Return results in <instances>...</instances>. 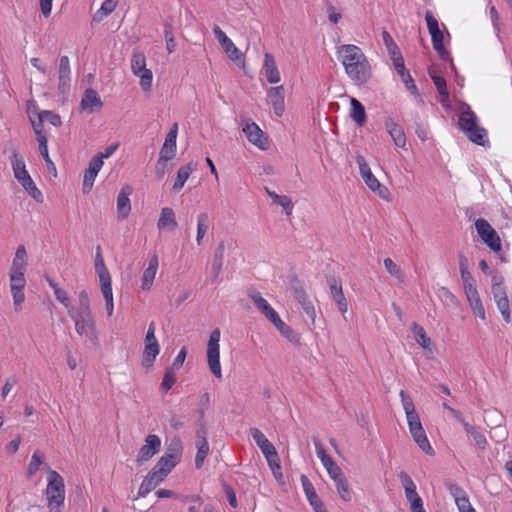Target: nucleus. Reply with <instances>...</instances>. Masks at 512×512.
<instances>
[{
  "mask_svg": "<svg viewBox=\"0 0 512 512\" xmlns=\"http://www.w3.org/2000/svg\"><path fill=\"white\" fill-rule=\"evenodd\" d=\"M339 58L348 77L358 85L365 84L371 78V66L362 50L353 44L338 48Z\"/></svg>",
  "mask_w": 512,
  "mask_h": 512,
  "instance_id": "1",
  "label": "nucleus"
},
{
  "mask_svg": "<svg viewBox=\"0 0 512 512\" xmlns=\"http://www.w3.org/2000/svg\"><path fill=\"white\" fill-rule=\"evenodd\" d=\"M248 297L252 300L257 309L275 326V328L293 344H300V335L290 326L283 322L279 314L256 290L248 291Z\"/></svg>",
  "mask_w": 512,
  "mask_h": 512,
  "instance_id": "2",
  "label": "nucleus"
},
{
  "mask_svg": "<svg viewBox=\"0 0 512 512\" xmlns=\"http://www.w3.org/2000/svg\"><path fill=\"white\" fill-rule=\"evenodd\" d=\"M69 316L74 321L76 333L86 337L92 344H97L98 336L93 313H76V308L69 309Z\"/></svg>",
  "mask_w": 512,
  "mask_h": 512,
  "instance_id": "3",
  "label": "nucleus"
},
{
  "mask_svg": "<svg viewBox=\"0 0 512 512\" xmlns=\"http://www.w3.org/2000/svg\"><path fill=\"white\" fill-rule=\"evenodd\" d=\"M425 20L427 24L428 31L431 35L432 45L434 50L437 52L439 58L446 62L452 61L451 55L449 51L446 50L444 46V36L443 32L439 27L438 20L434 17L431 11H426Z\"/></svg>",
  "mask_w": 512,
  "mask_h": 512,
  "instance_id": "4",
  "label": "nucleus"
},
{
  "mask_svg": "<svg viewBox=\"0 0 512 512\" xmlns=\"http://www.w3.org/2000/svg\"><path fill=\"white\" fill-rule=\"evenodd\" d=\"M48 506L52 510L60 507L65 499V484L62 476L51 470L48 473V485L46 488Z\"/></svg>",
  "mask_w": 512,
  "mask_h": 512,
  "instance_id": "5",
  "label": "nucleus"
},
{
  "mask_svg": "<svg viewBox=\"0 0 512 512\" xmlns=\"http://www.w3.org/2000/svg\"><path fill=\"white\" fill-rule=\"evenodd\" d=\"M220 335V330L218 328L214 329L209 336L207 344L208 365L216 378L222 377L219 348Z\"/></svg>",
  "mask_w": 512,
  "mask_h": 512,
  "instance_id": "6",
  "label": "nucleus"
},
{
  "mask_svg": "<svg viewBox=\"0 0 512 512\" xmlns=\"http://www.w3.org/2000/svg\"><path fill=\"white\" fill-rule=\"evenodd\" d=\"M131 69L134 75L140 78V86L144 91H149L152 85L153 74L146 68V58L144 53L135 52L131 57Z\"/></svg>",
  "mask_w": 512,
  "mask_h": 512,
  "instance_id": "7",
  "label": "nucleus"
},
{
  "mask_svg": "<svg viewBox=\"0 0 512 512\" xmlns=\"http://www.w3.org/2000/svg\"><path fill=\"white\" fill-rule=\"evenodd\" d=\"M476 231L481 240L493 251H501V239L496 230L483 218L475 221Z\"/></svg>",
  "mask_w": 512,
  "mask_h": 512,
  "instance_id": "8",
  "label": "nucleus"
},
{
  "mask_svg": "<svg viewBox=\"0 0 512 512\" xmlns=\"http://www.w3.org/2000/svg\"><path fill=\"white\" fill-rule=\"evenodd\" d=\"M213 33L215 38L220 43L227 56L237 65L244 66V54L235 46L232 40L222 31L218 25H214Z\"/></svg>",
  "mask_w": 512,
  "mask_h": 512,
  "instance_id": "9",
  "label": "nucleus"
},
{
  "mask_svg": "<svg viewBox=\"0 0 512 512\" xmlns=\"http://www.w3.org/2000/svg\"><path fill=\"white\" fill-rule=\"evenodd\" d=\"M356 162L359 166V172L365 184L381 198H386L389 193L388 189L382 185L378 179L373 175L368 163L362 155H357Z\"/></svg>",
  "mask_w": 512,
  "mask_h": 512,
  "instance_id": "10",
  "label": "nucleus"
},
{
  "mask_svg": "<svg viewBox=\"0 0 512 512\" xmlns=\"http://www.w3.org/2000/svg\"><path fill=\"white\" fill-rule=\"evenodd\" d=\"M241 126L243 133L251 144L261 150L267 148L268 138L254 121L249 118L242 119Z\"/></svg>",
  "mask_w": 512,
  "mask_h": 512,
  "instance_id": "11",
  "label": "nucleus"
},
{
  "mask_svg": "<svg viewBox=\"0 0 512 512\" xmlns=\"http://www.w3.org/2000/svg\"><path fill=\"white\" fill-rule=\"evenodd\" d=\"M407 423L409 432L417 446L427 455H434L435 451L430 445V442L427 438L426 432L422 426L420 418H417Z\"/></svg>",
  "mask_w": 512,
  "mask_h": 512,
  "instance_id": "12",
  "label": "nucleus"
},
{
  "mask_svg": "<svg viewBox=\"0 0 512 512\" xmlns=\"http://www.w3.org/2000/svg\"><path fill=\"white\" fill-rule=\"evenodd\" d=\"M161 447V440L155 434H149L145 438V444L139 449L136 462L138 465H142L143 463L150 460L154 455H156Z\"/></svg>",
  "mask_w": 512,
  "mask_h": 512,
  "instance_id": "13",
  "label": "nucleus"
},
{
  "mask_svg": "<svg viewBox=\"0 0 512 512\" xmlns=\"http://www.w3.org/2000/svg\"><path fill=\"white\" fill-rule=\"evenodd\" d=\"M326 283L329 287L330 295L336 302L338 309L342 314H345L348 310V304L343 293L342 281L334 275H329L326 277Z\"/></svg>",
  "mask_w": 512,
  "mask_h": 512,
  "instance_id": "14",
  "label": "nucleus"
},
{
  "mask_svg": "<svg viewBox=\"0 0 512 512\" xmlns=\"http://www.w3.org/2000/svg\"><path fill=\"white\" fill-rule=\"evenodd\" d=\"M300 481L303 487V491L315 512H328L323 501L317 495L312 482L306 475H301Z\"/></svg>",
  "mask_w": 512,
  "mask_h": 512,
  "instance_id": "15",
  "label": "nucleus"
},
{
  "mask_svg": "<svg viewBox=\"0 0 512 512\" xmlns=\"http://www.w3.org/2000/svg\"><path fill=\"white\" fill-rule=\"evenodd\" d=\"M103 166V162H100L99 159L92 158L89 161L87 169L84 171L83 184H82V192L84 194H88L94 184L95 178Z\"/></svg>",
  "mask_w": 512,
  "mask_h": 512,
  "instance_id": "16",
  "label": "nucleus"
},
{
  "mask_svg": "<svg viewBox=\"0 0 512 512\" xmlns=\"http://www.w3.org/2000/svg\"><path fill=\"white\" fill-rule=\"evenodd\" d=\"M133 189L129 185H125L122 187L117 196V215L118 219L124 220L126 219L131 212V202L129 196L131 195Z\"/></svg>",
  "mask_w": 512,
  "mask_h": 512,
  "instance_id": "17",
  "label": "nucleus"
},
{
  "mask_svg": "<svg viewBox=\"0 0 512 512\" xmlns=\"http://www.w3.org/2000/svg\"><path fill=\"white\" fill-rule=\"evenodd\" d=\"M102 106L103 102L97 91L92 88L86 89L80 102L81 110L93 113L100 110Z\"/></svg>",
  "mask_w": 512,
  "mask_h": 512,
  "instance_id": "18",
  "label": "nucleus"
},
{
  "mask_svg": "<svg viewBox=\"0 0 512 512\" xmlns=\"http://www.w3.org/2000/svg\"><path fill=\"white\" fill-rule=\"evenodd\" d=\"M394 68L397 71V74L400 76L402 82L404 83L407 90H409L413 95H419L418 88L414 83L412 76L409 71L405 67L404 58L398 57L394 59L393 62Z\"/></svg>",
  "mask_w": 512,
  "mask_h": 512,
  "instance_id": "19",
  "label": "nucleus"
},
{
  "mask_svg": "<svg viewBox=\"0 0 512 512\" xmlns=\"http://www.w3.org/2000/svg\"><path fill=\"white\" fill-rule=\"evenodd\" d=\"M268 96L270 98L274 113L281 117L285 111V89L282 85L271 87L268 91Z\"/></svg>",
  "mask_w": 512,
  "mask_h": 512,
  "instance_id": "20",
  "label": "nucleus"
},
{
  "mask_svg": "<svg viewBox=\"0 0 512 512\" xmlns=\"http://www.w3.org/2000/svg\"><path fill=\"white\" fill-rule=\"evenodd\" d=\"M384 125L394 144L399 148H404L406 145V136L402 127L390 117L385 119Z\"/></svg>",
  "mask_w": 512,
  "mask_h": 512,
  "instance_id": "21",
  "label": "nucleus"
},
{
  "mask_svg": "<svg viewBox=\"0 0 512 512\" xmlns=\"http://www.w3.org/2000/svg\"><path fill=\"white\" fill-rule=\"evenodd\" d=\"M162 481H164V478L160 477V474L156 473L154 470L151 469L148 472V474L144 477L138 489V497H146Z\"/></svg>",
  "mask_w": 512,
  "mask_h": 512,
  "instance_id": "22",
  "label": "nucleus"
},
{
  "mask_svg": "<svg viewBox=\"0 0 512 512\" xmlns=\"http://www.w3.org/2000/svg\"><path fill=\"white\" fill-rule=\"evenodd\" d=\"M293 295L295 300L301 305L306 315L314 322L316 312L313 303L308 299V296L302 287H294Z\"/></svg>",
  "mask_w": 512,
  "mask_h": 512,
  "instance_id": "23",
  "label": "nucleus"
},
{
  "mask_svg": "<svg viewBox=\"0 0 512 512\" xmlns=\"http://www.w3.org/2000/svg\"><path fill=\"white\" fill-rule=\"evenodd\" d=\"M95 271L99 277L100 286L104 284H111V276L105 265L100 245L96 247L95 253Z\"/></svg>",
  "mask_w": 512,
  "mask_h": 512,
  "instance_id": "24",
  "label": "nucleus"
},
{
  "mask_svg": "<svg viewBox=\"0 0 512 512\" xmlns=\"http://www.w3.org/2000/svg\"><path fill=\"white\" fill-rule=\"evenodd\" d=\"M178 227L174 210L170 207H164L161 210L160 217L157 222L159 230L173 231Z\"/></svg>",
  "mask_w": 512,
  "mask_h": 512,
  "instance_id": "25",
  "label": "nucleus"
},
{
  "mask_svg": "<svg viewBox=\"0 0 512 512\" xmlns=\"http://www.w3.org/2000/svg\"><path fill=\"white\" fill-rule=\"evenodd\" d=\"M265 77L271 84H276L280 81V73L276 66L274 57L270 53H265L264 66Z\"/></svg>",
  "mask_w": 512,
  "mask_h": 512,
  "instance_id": "26",
  "label": "nucleus"
},
{
  "mask_svg": "<svg viewBox=\"0 0 512 512\" xmlns=\"http://www.w3.org/2000/svg\"><path fill=\"white\" fill-rule=\"evenodd\" d=\"M158 264L159 263L157 255L152 256L149 260L148 267L144 270L142 275V290L146 291L151 289L158 269Z\"/></svg>",
  "mask_w": 512,
  "mask_h": 512,
  "instance_id": "27",
  "label": "nucleus"
},
{
  "mask_svg": "<svg viewBox=\"0 0 512 512\" xmlns=\"http://www.w3.org/2000/svg\"><path fill=\"white\" fill-rule=\"evenodd\" d=\"M470 307L475 316L485 320V309L480 299L477 288L465 291Z\"/></svg>",
  "mask_w": 512,
  "mask_h": 512,
  "instance_id": "28",
  "label": "nucleus"
},
{
  "mask_svg": "<svg viewBox=\"0 0 512 512\" xmlns=\"http://www.w3.org/2000/svg\"><path fill=\"white\" fill-rule=\"evenodd\" d=\"M11 165L14 173V177L17 179V181L23 182L27 177H30L24 160L18 156V153L16 151H13L11 157Z\"/></svg>",
  "mask_w": 512,
  "mask_h": 512,
  "instance_id": "29",
  "label": "nucleus"
},
{
  "mask_svg": "<svg viewBox=\"0 0 512 512\" xmlns=\"http://www.w3.org/2000/svg\"><path fill=\"white\" fill-rule=\"evenodd\" d=\"M350 105V117L359 127H362L367 119L365 107L359 100L353 97L350 99Z\"/></svg>",
  "mask_w": 512,
  "mask_h": 512,
  "instance_id": "30",
  "label": "nucleus"
},
{
  "mask_svg": "<svg viewBox=\"0 0 512 512\" xmlns=\"http://www.w3.org/2000/svg\"><path fill=\"white\" fill-rule=\"evenodd\" d=\"M196 169V164H193V163H187L186 165H183L181 166L178 171H177V176H176V179H175V182L173 184V187L172 189L175 191V192H178L180 191L185 182L188 180V178L190 177L191 173Z\"/></svg>",
  "mask_w": 512,
  "mask_h": 512,
  "instance_id": "31",
  "label": "nucleus"
},
{
  "mask_svg": "<svg viewBox=\"0 0 512 512\" xmlns=\"http://www.w3.org/2000/svg\"><path fill=\"white\" fill-rule=\"evenodd\" d=\"M465 106L466 110L459 115V128L462 132L478 125L476 114L471 110L469 105L466 104Z\"/></svg>",
  "mask_w": 512,
  "mask_h": 512,
  "instance_id": "32",
  "label": "nucleus"
},
{
  "mask_svg": "<svg viewBox=\"0 0 512 512\" xmlns=\"http://www.w3.org/2000/svg\"><path fill=\"white\" fill-rule=\"evenodd\" d=\"M224 252H225V245L224 242L221 241L217 248L215 249L213 263H212V269H211V275L213 278V281H216L222 271L223 266V259H224Z\"/></svg>",
  "mask_w": 512,
  "mask_h": 512,
  "instance_id": "33",
  "label": "nucleus"
},
{
  "mask_svg": "<svg viewBox=\"0 0 512 512\" xmlns=\"http://www.w3.org/2000/svg\"><path fill=\"white\" fill-rule=\"evenodd\" d=\"M177 464L178 463L172 460V457H170L169 455H162V457H160V459L157 461L152 470L160 474V477H163L165 479Z\"/></svg>",
  "mask_w": 512,
  "mask_h": 512,
  "instance_id": "34",
  "label": "nucleus"
},
{
  "mask_svg": "<svg viewBox=\"0 0 512 512\" xmlns=\"http://www.w3.org/2000/svg\"><path fill=\"white\" fill-rule=\"evenodd\" d=\"M466 137L474 144L485 146L489 141L487 138V131L479 125L463 132Z\"/></svg>",
  "mask_w": 512,
  "mask_h": 512,
  "instance_id": "35",
  "label": "nucleus"
},
{
  "mask_svg": "<svg viewBox=\"0 0 512 512\" xmlns=\"http://www.w3.org/2000/svg\"><path fill=\"white\" fill-rule=\"evenodd\" d=\"M159 352V343L144 345V351L142 355V366L146 369L151 368Z\"/></svg>",
  "mask_w": 512,
  "mask_h": 512,
  "instance_id": "36",
  "label": "nucleus"
},
{
  "mask_svg": "<svg viewBox=\"0 0 512 512\" xmlns=\"http://www.w3.org/2000/svg\"><path fill=\"white\" fill-rule=\"evenodd\" d=\"M399 395L406 414L407 422L420 418L412 398L404 390H401Z\"/></svg>",
  "mask_w": 512,
  "mask_h": 512,
  "instance_id": "37",
  "label": "nucleus"
},
{
  "mask_svg": "<svg viewBox=\"0 0 512 512\" xmlns=\"http://www.w3.org/2000/svg\"><path fill=\"white\" fill-rule=\"evenodd\" d=\"M266 192L269 195V197L272 199L274 204L283 207L284 212L287 216H290L292 214L293 203L289 196L278 195L274 191H270L268 188H266Z\"/></svg>",
  "mask_w": 512,
  "mask_h": 512,
  "instance_id": "38",
  "label": "nucleus"
},
{
  "mask_svg": "<svg viewBox=\"0 0 512 512\" xmlns=\"http://www.w3.org/2000/svg\"><path fill=\"white\" fill-rule=\"evenodd\" d=\"M382 40H383V43L388 51V54H389L392 62H394V59H396L398 57H403L399 50L398 45L393 40L392 36L390 35V33L388 31H386V30L382 31Z\"/></svg>",
  "mask_w": 512,
  "mask_h": 512,
  "instance_id": "39",
  "label": "nucleus"
},
{
  "mask_svg": "<svg viewBox=\"0 0 512 512\" xmlns=\"http://www.w3.org/2000/svg\"><path fill=\"white\" fill-rule=\"evenodd\" d=\"M197 453L195 456V467L196 469L202 468L205 458L209 453V443L207 439L196 440Z\"/></svg>",
  "mask_w": 512,
  "mask_h": 512,
  "instance_id": "40",
  "label": "nucleus"
},
{
  "mask_svg": "<svg viewBox=\"0 0 512 512\" xmlns=\"http://www.w3.org/2000/svg\"><path fill=\"white\" fill-rule=\"evenodd\" d=\"M209 224H210L209 215L205 212L200 213L197 217L196 242L198 245L202 244V240L208 231Z\"/></svg>",
  "mask_w": 512,
  "mask_h": 512,
  "instance_id": "41",
  "label": "nucleus"
},
{
  "mask_svg": "<svg viewBox=\"0 0 512 512\" xmlns=\"http://www.w3.org/2000/svg\"><path fill=\"white\" fill-rule=\"evenodd\" d=\"M182 451H183L182 442L178 437H175L171 440L170 444L166 448L163 455H169L170 457H172V460L179 463L181 460Z\"/></svg>",
  "mask_w": 512,
  "mask_h": 512,
  "instance_id": "42",
  "label": "nucleus"
},
{
  "mask_svg": "<svg viewBox=\"0 0 512 512\" xmlns=\"http://www.w3.org/2000/svg\"><path fill=\"white\" fill-rule=\"evenodd\" d=\"M412 332L415 336L416 342L424 349H429L431 345V339L427 336L424 328L417 323H413Z\"/></svg>",
  "mask_w": 512,
  "mask_h": 512,
  "instance_id": "43",
  "label": "nucleus"
},
{
  "mask_svg": "<svg viewBox=\"0 0 512 512\" xmlns=\"http://www.w3.org/2000/svg\"><path fill=\"white\" fill-rule=\"evenodd\" d=\"M491 292L493 294L495 301L508 298L507 294H506V290L503 286V278L501 276L495 275L492 277Z\"/></svg>",
  "mask_w": 512,
  "mask_h": 512,
  "instance_id": "44",
  "label": "nucleus"
},
{
  "mask_svg": "<svg viewBox=\"0 0 512 512\" xmlns=\"http://www.w3.org/2000/svg\"><path fill=\"white\" fill-rule=\"evenodd\" d=\"M116 6L117 2L115 0H105L93 16V20L97 22L101 21L104 17L110 15L115 10Z\"/></svg>",
  "mask_w": 512,
  "mask_h": 512,
  "instance_id": "45",
  "label": "nucleus"
},
{
  "mask_svg": "<svg viewBox=\"0 0 512 512\" xmlns=\"http://www.w3.org/2000/svg\"><path fill=\"white\" fill-rule=\"evenodd\" d=\"M24 190L31 196L35 201L42 202L43 201V195L41 191L36 187L34 181L32 180L31 176L27 177L23 182H20Z\"/></svg>",
  "mask_w": 512,
  "mask_h": 512,
  "instance_id": "46",
  "label": "nucleus"
},
{
  "mask_svg": "<svg viewBox=\"0 0 512 512\" xmlns=\"http://www.w3.org/2000/svg\"><path fill=\"white\" fill-rule=\"evenodd\" d=\"M27 256L26 249L24 245H19L15 252V257L12 262L11 270H25L26 261L25 258Z\"/></svg>",
  "mask_w": 512,
  "mask_h": 512,
  "instance_id": "47",
  "label": "nucleus"
},
{
  "mask_svg": "<svg viewBox=\"0 0 512 512\" xmlns=\"http://www.w3.org/2000/svg\"><path fill=\"white\" fill-rule=\"evenodd\" d=\"M39 151L47 165L48 171L51 174H53L54 176H56V174H57L56 166L53 163V161L51 160L49 153H48L47 138H42V140H40Z\"/></svg>",
  "mask_w": 512,
  "mask_h": 512,
  "instance_id": "48",
  "label": "nucleus"
},
{
  "mask_svg": "<svg viewBox=\"0 0 512 512\" xmlns=\"http://www.w3.org/2000/svg\"><path fill=\"white\" fill-rule=\"evenodd\" d=\"M334 483L340 498L346 502L350 501L352 499V495L346 477L343 476L337 479Z\"/></svg>",
  "mask_w": 512,
  "mask_h": 512,
  "instance_id": "49",
  "label": "nucleus"
},
{
  "mask_svg": "<svg viewBox=\"0 0 512 512\" xmlns=\"http://www.w3.org/2000/svg\"><path fill=\"white\" fill-rule=\"evenodd\" d=\"M101 291L105 299V308L108 316H112L114 311L113 304V291L111 284H104L101 286Z\"/></svg>",
  "mask_w": 512,
  "mask_h": 512,
  "instance_id": "50",
  "label": "nucleus"
},
{
  "mask_svg": "<svg viewBox=\"0 0 512 512\" xmlns=\"http://www.w3.org/2000/svg\"><path fill=\"white\" fill-rule=\"evenodd\" d=\"M174 370V367H167L164 373L160 389L165 393H167L176 382Z\"/></svg>",
  "mask_w": 512,
  "mask_h": 512,
  "instance_id": "51",
  "label": "nucleus"
},
{
  "mask_svg": "<svg viewBox=\"0 0 512 512\" xmlns=\"http://www.w3.org/2000/svg\"><path fill=\"white\" fill-rule=\"evenodd\" d=\"M10 288L17 286L19 289H24L26 280L24 276V270H10Z\"/></svg>",
  "mask_w": 512,
  "mask_h": 512,
  "instance_id": "52",
  "label": "nucleus"
},
{
  "mask_svg": "<svg viewBox=\"0 0 512 512\" xmlns=\"http://www.w3.org/2000/svg\"><path fill=\"white\" fill-rule=\"evenodd\" d=\"M429 75L441 97L449 98L446 80L442 76H438L429 71Z\"/></svg>",
  "mask_w": 512,
  "mask_h": 512,
  "instance_id": "53",
  "label": "nucleus"
},
{
  "mask_svg": "<svg viewBox=\"0 0 512 512\" xmlns=\"http://www.w3.org/2000/svg\"><path fill=\"white\" fill-rule=\"evenodd\" d=\"M24 289H19L17 286L11 287L10 291L13 297V306L15 311L19 312L22 310V304L25 300Z\"/></svg>",
  "mask_w": 512,
  "mask_h": 512,
  "instance_id": "54",
  "label": "nucleus"
},
{
  "mask_svg": "<svg viewBox=\"0 0 512 512\" xmlns=\"http://www.w3.org/2000/svg\"><path fill=\"white\" fill-rule=\"evenodd\" d=\"M40 121H47L55 127H59L62 125L60 115L50 110H43L40 112Z\"/></svg>",
  "mask_w": 512,
  "mask_h": 512,
  "instance_id": "55",
  "label": "nucleus"
},
{
  "mask_svg": "<svg viewBox=\"0 0 512 512\" xmlns=\"http://www.w3.org/2000/svg\"><path fill=\"white\" fill-rule=\"evenodd\" d=\"M43 463V456L39 451H35L31 457V461L27 468L28 476L31 477L34 475L39 469L40 465Z\"/></svg>",
  "mask_w": 512,
  "mask_h": 512,
  "instance_id": "56",
  "label": "nucleus"
},
{
  "mask_svg": "<svg viewBox=\"0 0 512 512\" xmlns=\"http://www.w3.org/2000/svg\"><path fill=\"white\" fill-rule=\"evenodd\" d=\"M267 463H268V466L270 467L275 479L279 482L282 481L283 473H282V467H281L279 455L276 456V458H271V459L267 460Z\"/></svg>",
  "mask_w": 512,
  "mask_h": 512,
  "instance_id": "57",
  "label": "nucleus"
},
{
  "mask_svg": "<svg viewBox=\"0 0 512 512\" xmlns=\"http://www.w3.org/2000/svg\"><path fill=\"white\" fill-rule=\"evenodd\" d=\"M76 313H92L90 308V299L85 290H82L79 293V306L76 308Z\"/></svg>",
  "mask_w": 512,
  "mask_h": 512,
  "instance_id": "58",
  "label": "nucleus"
},
{
  "mask_svg": "<svg viewBox=\"0 0 512 512\" xmlns=\"http://www.w3.org/2000/svg\"><path fill=\"white\" fill-rule=\"evenodd\" d=\"M383 263H384L385 269L391 276H393L397 279H402L403 274L401 272L400 267L391 258H385Z\"/></svg>",
  "mask_w": 512,
  "mask_h": 512,
  "instance_id": "59",
  "label": "nucleus"
},
{
  "mask_svg": "<svg viewBox=\"0 0 512 512\" xmlns=\"http://www.w3.org/2000/svg\"><path fill=\"white\" fill-rule=\"evenodd\" d=\"M222 488H223V492L227 498V501L229 502V505L232 508H237L238 502H237L236 493H235L234 489L229 484H227L225 481H222Z\"/></svg>",
  "mask_w": 512,
  "mask_h": 512,
  "instance_id": "60",
  "label": "nucleus"
},
{
  "mask_svg": "<svg viewBox=\"0 0 512 512\" xmlns=\"http://www.w3.org/2000/svg\"><path fill=\"white\" fill-rule=\"evenodd\" d=\"M497 304V307L506 323H509L511 321V315H510V307H509V300L508 298L500 299L498 301H495Z\"/></svg>",
  "mask_w": 512,
  "mask_h": 512,
  "instance_id": "61",
  "label": "nucleus"
},
{
  "mask_svg": "<svg viewBox=\"0 0 512 512\" xmlns=\"http://www.w3.org/2000/svg\"><path fill=\"white\" fill-rule=\"evenodd\" d=\"M70 73H71V69H70L69 58L65 55L61 56L60 60H59V71H58L59 77L60 78H70Z\"/></svg>",
  "mask_w": 512,
  "mask_h": 512,
  "instance_id": "62",
  "label": "nucleus"
},
{
  "mask_svg": "<svg viewBox=\"0 0 512 512\" xmlns=\"http://www.w3.org/2000/svg\"><path fill=\"white\" fill-rule=\"evenodd\" d=\"M473 440L475 441V444L481 449L485 450L488 442L484 434L481 433L480 429L478 427H475L473 432L469 434Z\"/></svg>",
  "mask_w": 512,
  "mask_h": 512,
  "instance_id": "63",
  "label": "nucleus"
},
{
  "mask_svg": "<svg viewBox=\"0 0 512 512\" xmlns=\"http://www.w3.org/2000/svg\"><path fill=\"white\" fill-rule=\"evenodd\" d=\"M460 275L465 291L477 288L476 282L469 270L461 271Z\"/></svg>",
  "mask_w": 512,
  "mask_h": 512,
  "instance_id": "64",
  "label": "nucleus"
}]
</instances>
